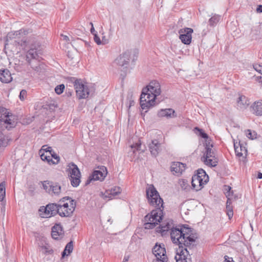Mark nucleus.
I'll use <instances>...</instances> for the list:
<instances>
[{"mask_svg": "<svg viewBox=\"0 0 262 262\" xmlns=\"http://www.w3.org/2000/svg\"><path fill=\"white\" fill-rule=\"evenodd\" d=\"M173 226L172 220L165 221L160 225L157 232L164 235L166 234L167 231L170 230V237L172 243L175 244L189 245L195 242L197 236L193 233L191 228L185 227L174 228Z\"/></svg>", "mask_w": 262, "mask_h": 262, "instance_id": "obj_1", "label": "nucleus"}, {"mask_svg": "<svg viewBox=\"0 0 262 262\" xmlns=\"http://www.w3.org/2000/svg\"><path fill=\"white\" fill-rule=\"evenodd\" d=\"M147 197L149 204L156 207L145 216L144 227L145 229H152L162 220L163 216V201L158 192L153 185H150L146 190Z\"/></svg>", "mask_w": 262, "mask_h": 262, "instance_id": "obj_2", "label": "nucleus"}, {"mask_svg": "<svg viewBox=\"0 0 262 262\" xmlns=\"http://www.w3.org/2000/svg\"><path fill=\"white\" fill-rule=\"evenodd\" d=\"M58 214L61 217L72 216L76 207L75 201L69 197H64L59 201Z\"/></svg>", "mask_w": 262, "mask_h": 262, "instance_id": "obj_3", "label": "nucleus"}, {"mask_svg": "<svg viewBox=\"0 0 262 262\" xmlns=\"http://www.w3.org/2000/svg\"><path fill=\"white\" fill-rule=\"evenodd\" d=\"M6 41L5 49L7 46H9V44H14L16 46H20L22 49H24L27 43L24 32L21 30L8 33Z\"/></svg>", "mask_w": 262, "mask_h": 262, "instance_id": "obj_4", "label": "nucleus"}, {"mask_svg": "<svg viewBox=\"0 0 262 262\" xmlns=\"http://www.w3.org/2000/svg\"><path fill=\"white\" fill-rule=\"evenodd\" d=\"M201 160L205 165L209 167H215L217 165L218 159L213 149V144L211 143V141H206L205 151L201 158Z\"/></svg>", "mask_w": 262, "mask_h": 262, "instance_id": "obj_5", "label": "nucleus"}, {"mask_svg": "<svg viewBox=\"0 0 262 262\" xmlns=\"http://www.w3.org/2000/svg\"><path fill=\"white\" fill-rule=\"evenodd\" d=\"M16 125L15 115L8 110L1 107V129L10 130Z\"/></svg>", "mask_w": 262, "mask_h": 262, "instance_id": "obj_6", "label": "nucleus"}, {"mask_svg": "<svg viewBox=\"0 0 262 262\" xmlns=\"http://www.w3.org/2000/svg\"><path fill=\"white\" fill-rule=\"evenodd\" d=\"M139 51L137 49L126 50L115 59V62L120 67L127 66L130 60H136Z\"/></svg>", "mask_w": 262, "mask_h": 262, "instance_id": "obj_7", "label": "nucleus"}, {"mask_svg": "<svg viewBox=\"0 0 262 262\" xmlns=\"http://www.w3.org/2000/svg\"><path fill=\"white\" fill-rule=\"evenodd\" d=\"M209 177L203 169L198 170L197 173L191 179L192 188L196 191L200 190L208 181Z\"/></svg>", "mask_w": 262, "mask_h": 262, "instance_id": "obj_8", "label": "nucleus"}, {"mask_svg": "<svg viewBox=\"0 0 262 262\" xmlns=\"http://www.w3.org/2000/svg\"><path fill=\"white\" fill-rule=\"evenodd\" d=\"M68 169L72 185L78 186L80 182L81 174L77 166L72 163L69 164Z\"/></svg>", "mask_w": 262, "mask_h": 262, "instance_id": "obj_9", "label": "nucleus"}, {"mask_svg": "<svg viewBox=\"0 0 262 262\" xmlns=\"http://www.w3.org/2000/svg\"><path fill=\"white\" fill-rule=\"evenodd\" d=\"M152 96L143 89L140 96V105L143 110L148 109L155 105L156 98Z\"/></svg>", "mask_w": 262, "mask_h": 262, "instance_id": "obj_10", "label": "nucleus"}, {"mask_svg": "<svg viewBox=\"0 0 262 262\" xmlns=\"http://www.w3.org/2000/svg\"><path fill=\"white\" fill-rule=\"evenodd\" d=\"M76 95L79 99H85L88 97L90 92L88 86L81 80H76L74 84Z\"/></svg>", "mask_w": 262, "mask_h": 262, "instance_id": "obj_11", "label": "nucleus"}, {"mask_svg": "<svg viewBox=\"0 0 262 262\" xmlns=\"http://www.w3.org/2000/svg\"><path fill=\"white\" fill-rule=\"evenodd\" d=\"M58 206L56 204H49L46 207L42 206L39 209L41 217L49 218L58 213Z\"/></svg>", "mask_w": 262, "mask_h": 262, "instance_id": "obj_12", "label": "nucleus"}, {"mask_svg": "<svg viewBox=\"0 0 262 262\" xmlns=\"http://www.w3.org/2000/svg\"><path fill=\"white\" fill-rule=\"evenodd\" d=\"M42 187L47 192L53 196H59L61 192L60 185L52 182L44 181L42 183Z\"/></svg>", "mask_w": 262, "mask_h": 262, "instance_id": "obj_13", "label": "nucleus"}, {"mask_svg": "<svg viewBox=\"0 0 262 262\" xmlns=\"http://www.w3.org/2000/svg\"><path fill=\"white\" fill-rule=\"evenodd\" d=\"M107 174V171L105 167L101 166L100 167H98V169L94 171L92 174L90 176L85 184H89L92 181L99 180L102 181L104 180Z\"/></svg>", "mask_w": 262, "mask_h": 262, "instance_id": "obj_14", "label": "nucleus"}, {"mask_svg": "<svg viewBox=\"0 0 262 262\" xmlns=\"http://www.w3.org/2000/svg\"><path fill=\"white\" fill-rule=\"evenodd\" d=\"M152 253L157 258V261L167 262L168 258L166 254V250L163 244H156L152 249Z\"/></svg>", "mask_w": 262, "mask_h": 262, "instance_id": "obj_15", "label": "nucleus"}, {"mask_svg": "<svg viewBox=\"0 0 262 262\" xmlns=\"http://www.w3.org/2000/svg\"><path fill=\"white\" fill-rule=\"evenodd\" d=\"M144 91L149 93L155 98L159 96L161 93V86L160 83L157 80H152L149 84L144 88Z\"/></svg>", "mask_w": 262, "mask_h": 262, "instance_id": "obj_16", "label": "nucleus"}, {"mask_svg": "<svg viewBox=\"0 0 262 262\" xmlns=\"http://www.w3.org/2000/svg\"><path fill=\"white\" fill-rule=\"evenodd\" d=\"M250 101L246 96L238 94L235 101V107L238 111H244L250 105Z\"/></svg>", "mask_w": 262, "mask_h": 262, "instance_id": "obj_17", "label": "nucleus"}, {"mask_svg": "<svg viewBox=\"0 0 262 262\" xmlns=\"http://www.w3.org/2000/svg\"><path fill=\"white\" fill-rule=\"evenodd\" d=\"M193 30L191 28H186L180 29L179 31L180 35V39L182 42L186 45H189L191 41V34Z\"/></svg>", "mask_w": 262, "mask_h": 262, "instance_id": "obj_18", "label": "nucleus"}, {"mask_svg": "<svg viewBox=\"0 0 262 262\" xmlns=\"http://www.w3.org/2000/svg\"><path fill=\"white\" fill-rule=\"evenodd\" d=\"M149 148L151 155L156 157L161 151V144L157 140H152L149 144Z\"/></svg>", "mask_w": 262, "mask_h": 262, "instance_id": "obj_19", "label": "nucleus"}, {"mask_svg": "<svg viewBox=\"0 0 262 262\" xmlns=\"http://www.w3.org/2000/svg\"><path fill=\"white\" fill-rule=\"evenodd\" d=\"M171 171L173 174L180 176L185 169V165L182 163L175 162L171 165Z\"/></svg>", "mask_w": 262, "mask_h": 262, "instance_id": "obj_20", "label": "nucleus"}, {"mask_svg": "<svg viewBox=\"0 0 262 262\" xmlns=\"http://www.w3.org/2000/svg\"><path fill=\"white\" fill-rule=\"evenodd\" d=\"M179 245V248L177 249L176 252L177 254L176 256H182V259H185L187 260L190 261V258L188 257H190V255H189V252L186 248H184L183 246L185 247H188L189 246L191 245V244H190L189 245H185L184 244H177Z\"/></svg>", "mask_w": 262, "mask_h": 262, "instance_id": "obj_21", "label": "nucleus"}, {"mask_svg": "<svg viewBox=\"0 0 262 262\" xmlns=\"http://www.w3.org/2000/svg\"><path fill=\"white\" fill-rule=\"evenodd\" d=\"M157 116L160 118H172L177 117L176 113L172 108L161 109L158 112Z\"/></svg>", "mask_w": 262, "mask_h": 262, "instance_id": "obj_22", "label": "nucleus"}, {"mask_svg": "<svg viewBox=\"0 0 262 262\" xmlns=\"http://www.w3.org/2000/svg\"><path fill=\"white\" fill-rule=\"evenodd\" d=\"M40 158L43 161H47L50 164H56L59 161V157L55 154L52 155H45V153H42L40 155Z\"/></svg>", "mask_w": 262, "mask_h": 262, "instance_id": "obj_23", "label": "nucleus"}, {"mask_svg": "<svg viewBox=\"0 0 262 262\" xmlns=\"http://www.w3.org/2000/svg\"><path fill=\"white\" fill-rule=\"evenodd\" d=\"M122 189L119 186H115L110 189L105 191L104 196L110 199H112L116 195L121 193Z\"/></svg>", "mask_w": 262, "mask_h": 262, "instance_id": "obj_24", "label": "nucleus"}, {"mask_svg": "<svg viewBox=\"0 0 262 262\" xmlns=\"http://www.w3.org/2000/svg\"><path fill=\"white\" fill-rule=\"evenodd\" d=\"M63 233L62 228L59 224H56L52 227V236L54 239H57L59 235Z\"/></svg>", "mask_w": 262, "mask_h": 262, "instance_id": "obj_25", "label": "nucleus"}, {"mask_svg": "<svg viewBox=\"0 0 262 262\" xmlns=\"http://www.w3.org/2000/svg\"><path fill=\"white\" fill-rule=\"evenodd\" d=\"M234 146L236 156L241 157L247 155V150L245 146L242 145L241 144H239L238 145L234 144Z\"/></svg>", "mask_w": 262, "mask_h": 262, "instance_id": "obj_26", "label": "nucleus"}, {"mask_svg": "<svg viewBox=\"0 0 262 262\" xmlns=\"http://www.w3.org/2000/svg\"><path fill=\"white\" fill-rule=\"evenodd\" d=\"M1 73V82L4 83H9L12 80L11 74L9 70L5 69Z\"/></svg>", "mask_w": 262, "mask_h": 262, "instance_id": "obj_27", "label": "nucleus"}, {"mask_svg": "<svg viewBox=\"0 0 262 262\" xmlns=\"http://www.w3.org/2000/svg\"><path fill=\"white\" fill-rule=\"evenodd\" d=\"M253 113L257 116L262 115V100L255 102L252 105Z\"/></svg>", "mask_w": 262, "mask_h": 262, "instance_id": "obj_28", "label": "nucleus"}, {"mask_svg": "<svg viewBox=\"0 0 262 262\" xmlns=\"http://www.w3.org/2000/svg\"><path fill=\"white\" fill-rule=\"evenodd\" d=\"M261 28L260 26L253 27L251 30L250 34L251 37L252 39H258L260 35Z\"/></svg>", "mask_w": 262, "mask_h": 262, "instance_id": "obj_29", "label": "nucleus"}, {"mask_svg": "<svg viewBox=\"0 0 262 262\" xmlns=\"http://www.w3.org/2000/svg\"><path fill=\"white\" fill-rule=\"evenodd\" d=\"M38 53L36 49L31 48L27 52L26 58L28 62H30V59H36L38 56Z\"/></svg>", "mask_w": 262, "mask_h": 262, "instance_id": "obj_30", "label": "nucleus"}, {"mask_svg": "<svg viewBox=\"0 0 262 262\" xmlns=\"http://www.w3.org/2000/svg\"><path fill=\"white\" fill-rule=\"evenodd\" d=\"M231 199L228 198L226 202V213L229 219H231L233 215V207L231 206Z\"/></svg>", "mask_w": 262, "mask_h": 262, "instance_id": "obj_31", "label": "nucleus"}, {"mask_svg": "<svg viewBox=\"0 0 262 262\" xmlns=\"http://www.w3.org/2000/svg\"><path fill=\"white\" fill-rule=\"evenodd\" d=\"M73 243L72 241L68 243L64 248V251L62 253V257H63L65 256H68L73 251Z\"/></svg>", "mask_w": 262, "mask_h": 262, "instance_id": "obj_32", "label": "nucleus"}, {"mask_svg": "<svg viewBox=\"0 0 262 262\" xmlns=\"http://www.w3.org/2000/svg\"><path fill=\"white\" fill-rule=\"evenodd\" d=\"M1 195L2 196V198L1 199V206L4 207L5 208V206L6 205V201L4 199L5 196V183L1 182ZM4 211H5V209H4Z\"/></svg>", "mask_w": 262, "mask_h": 262, "instance_id": "obj_33", "label": "nucleus"}, {"mask_svg": "<svg viewBox=\"0 0 262 262\" xmlns=\"http://www.w3.org/2000/svg\"><path fill=\"white\" fill-rule=\"evenodd\" d=\"M11 140V138L8 135L1 136V147H6Z\"/></svg>", "mask_w": 262, "mask_h": 262, "instance_id": "obj_34", "label": "nucleus"}, {"mask_svg": "<svg viewBox=\"0 0 262 262\" xmlns=\"http://www.w3.org/2000/svg\"><path fill=\"white\" fill-rule=\"evenodd\" d=\"M231 187L230 186L227 185L224 186V192L227 198V199H228V198H230L231 199L233 195V193L232 191H231Z\"/></svg>", "mask_w": 262, "mask_h": 262, "instance_id": "obj_35", "label": "nucleus"}, {"mask_svg": "<svg viewBox=\"0 0 262 262\" xmlns=\"http://www.w3.org/2000/svg\"><path fill=\"white\" fill-rule=\"evenodd\" d=\"M220 18V16L219 15L215 14L209 19V25L210 26H214L219 21Z\"/></svg>", "mask_w": 262, "mask_h": 262, "instance_id": "obj_36", "label": "nucleus"}, {"mask_svg": "<svg viewBox=\"0 0 262 262\" xmlns=\"http://www.w3.org/2000/svg\"><path fill=\"white\" fill-rule=\"evenodd\" d=\"M42 151H45V155H52V150L51 147H48L47 145H43L40 150V155L42 154Z\"/></svg>", "mask_w": 262, "mask_h": 262, "instance_id": "obj_37", "label": "nucleus"}, {"mask_svg": "<svg viewBox=\"0 0 262 262\" xmlns=\"http://www.w3.org/2000/svg\"><path fill=\"white\" fill-rule=\"evenodd\" d=\"M179 184L183 189H186L188 186L189 184L188 181L185 179H180L179 181Z\"/></svg>", "mask_w": 262, "mask_h": 262, "instance_id": "obj_38", "label": "nucleus"}, {"mask_svg": "<svg viewBox=\"0 0 262 262\" xmlns=\"http://www.w3.org/2000/svg\"><path fill=\"white\" fill-rule=\"evenodd\" d=\"M257 134L255 132H252L251 130L248 129L246 131V136L250 139L253 140L256 138Z\"/></svg>", "mask_w": 262, "mask_h": 262, "instance_id": "obj_39", "label": "nucleus"}, {"mask_svg": "<svg viewBox=\"0 0 262 262\" xmlns=\"http://www.w3.org/2000/svg\"><path fill=\"white\" fill-rule=\"evenodd\" d=\"M64 89H65L64 85L63 84H61L58 85L55 87V92L57 94L60 95L63 93Z\"/></svg>", "mask_w": 262, "mask_h": 262, "instance_id": "obj_40", "label": "nucleus"}, {"mask_svg": "<svg viewBox=\"0 0 262 262\" xmlns=\"http://www.w3.org/2000/svg\"><path fill=\"white\" fill-rule=\"evenodd\" d=\"M194 130H198V132H199L200 133V134L199 135L202 137L203 138H204V139H206V141H208V135H207V134H206L205 133H204L202 129H200L199 128L196 127L194 128Z\"/></svg>", "mask_w": 262, "mask_h": 262, "instance_id": "obj_41", "label": "nucleus"}, {"mask_svg": "<svg viewBox=\"0 0 262 262\" xmlns=\"http://www.w3.org/2000/svg\"><path fill=\"white\" fill-rule=\"evenodd\" d=\"M27 97V91L25 90H22L19 94V99L21 101H24Z\"/></svg>", "mask_w": 262, "mask_h": 262, "instance_id": "obj_42", "label": "nucleus"}, {"mask_svg": "<svg viewBox=\"0 0 262 262\" xmlns=\"http://www.w3.org/2000/svg\"><path fill=\"white\" fill-rule=\"evenodd\" d=\"M253 68L257 72L262 74V64L261 65L258 64H254V65H253Z\"/></svg>", "mask_w": 262, "mask_h": 262, "instance_id": "obj_43", "label": "nucleus"}, {"mask_svg": "<svg viewBox=\"0 0 262 262\" xmlns=\"http://www.w3.org/2000/svg\"><path fill=\"white\" fill-rule=\"evenodd\" d=\"M141 143L140 141H139V142L136 143L135 144H133L130 145V147L132 148H135L136 150H140V147H141Z\"/></svg>", "mask_w": 262, "mask_h": 262, "instance_id": "obj_44", "label": "nucleus"}, {"mask_svg": "<svg viewBox=\"0 0 262 262\" xmlns=\"http://www.w3.org/2000/svg\"><path fill=\"white\" fill-rule=\"evenodd\" d=\"M182 256H175V259L176 262H188L189 260H187L185 259H182Z\"/></svg>", "mask_w": 262, "mask_h": 262, "instance_id": "obj_45", "label": "nucleus"}, {"mask_svg": "<svg viewBox=\"0 0 262 262\" xmlns=\"http://www.w3.org/2000/svg\"><path fill=\"white\" fill-rule=\"evenodd\" d=\"M94 40L98 44L100 45L101 43V40H100V38L98 36L97 34H94Z\"/></svg>", "mask_w": 262, "mask_h": 262, "instance_id": "obj_46", "label": "nucleus"}, {"mask_svg": "<svg viewBox=\"0 0 262 262\" xmlns=\"http://www.w3.org/2000/svg\"><path fill=\"white\" fill-rule=\"evenodd\" d=\"M42 249L44 250V252L48 253L49 254H52L53 253V250L52 249L48 250L46 247H43L42 248Z\"/></svg>", "mask_w": 262, "mask_h": 262, "instance_id": "obj_47", "label": "nucleus"}, {"mask_svg": "<svg viewBox=\"0 0 262 262\" xmlns=\"http://www.w3.org/2000/svg\"><path fill=\"white\" fill-rule=\"evenodd\" d=\"M108 42V40L105 37V36L102 37L101 43L102 44H106Z\"/></svg>", "mask_w": 262, "mask_h": 262, "instance_id": "obj_48", "label": "nucleus"}, {"mask_svg": "<svg viewBox=\"0 0 262 262\" xmlns=\"http://www.w3.org/2000/svg\"><path fill=\"white\" fill-rule=\"evenodd\" d=\"M256 12L257 13H262V5H259L256 8Z\"/></svg>", "mask_w": 262, "mask_h": 262, "instance_id": "obj_49", "label": "nucleus"}, {"mask_svg": "<svg viewBox=\"0 0 262 262\" xmlns=\"http://www.w3.org/2000/svg\"><path fill=\"white\" fill-rule=\"evenodd\" d=\"M90 25H91L92 26V28L91 29V33L94 35V34H96L95 33V29L93 27V24L92 23H90Z\"/></svg>", "mask_w": 262, "mask_h": 262, "instance_id": "obj_50", "label": "nucleus"}, {"mask_svg": "<svg viewBox=\"0 0 262 262\" xmlns=\"http://www.w3.org/2000/svg\"><path fill=\"white\" fill-rule=\"evenodd\" d=\"M70 53H71L70 51H68V57L71 58V59H73L74 58V56H73V55L70 54Z\"/></svg>", "mask_w": 262, "mask_h": 262, "instance_id": "obj_51", "label": "nucleus"}, {"mask_svg": "<svg viewBox=\"0 0 262 262\" xmlns=\"http://www.w3.org/2000/svg\"><path fill=\"white\" fill-rule=\"evenodd\" d=\"M257 178L262 179V173L261 172H259L257 174Z\"/></svg>", "mask_w": 262, "mask_h": 262, "instance_id": "obj_52", "label": "nucleus"}, {"mask_svg": "<svg viewBox=\"0 0 262 262\" xmlns=\"http://www.w3.org/2000/svg\"><path fill=\"white\" fill-rule=\"evenodd\" d=\"M32 68L35 71H39V68L38 67H33L32 66Z\"/></svg>", "mask_w": 262, "mask_h": 262, "instance_id": "obj_53", "label": "nucleus"}, {"mask_svg": "<svg viewBox=\"0 0 262 262\" xmlns=\"http://www.w3.org/2000/svg\"><path fill=\"white\" fill-rule=\"evenodd\" d=\"M128 260V257H125L123 259V262H127Z\"/></svg>", "mask_w": 262, "mask_h": 262, "instance_id": "obj_54", "label": "nucleus"}, {"mask_svg": "<svg viewBox=\"0 0 262 262\" xmlns=\"http://www.w3.org/2000/svg\"><path fill=\"white\" fill-rule=\"evenodd\" d=\"M225 262H233L232 259L230 261V260H227V259H225Z\"/></svg>", "mask_w": 262, "mask_h": 262, "instance_id": "obj_55", "label": "nucleus"}, {"mask_svg": "<svg viewBox=\"0 0 262 262\" xmlns=\"http://www.w3.org/2000/svg\"><path fill=\"white\" fill-rule=\"evenodd\" d=\"M64 38L66 40H68V39H69L68 37V36H64Z\"/></svg>", "mask_w": 262, "mask_h": 262, "instance_id": "obj_56", "label": "nucleus"}]
</instances>
